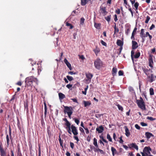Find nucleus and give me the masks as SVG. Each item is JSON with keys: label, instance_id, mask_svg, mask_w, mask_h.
Segmentation results:
<instances>
[{"label": "nucleus", "instance_id": "nucleus-1", "mask_svg": "<svg viewBox=\"0 0 156 156\" xmlns=\"http://www.w3.org/2000/svg\"><path fill=\"white\" fill-rule=\"evenodd\" d=\"M26 86H32L33 82L35 83L36 84H38V80L37 79L32 76H29L26 78L25 81Z\"/></svg>", "mask_w": 156, "mask_h": 156}, {"label": "nucleus", "instance_id": "nucleus-2", "mask_svg": "<svg viewBox=\"0 0 156 156\" xmlns=\"http://www.w3.org/2000/svg\"><path fill=\"white\" fill-rule=\"evenodd\" d=\"M136 103L138 107L141 109L144 110H146L145 102L141 97L140 98V100H136Z\"/></svg>", "mask_w": 156, "mask_h": 156}, {"label": "nucleus", "instance_id": "nucleus-3", "mask_svg": "<svg viewBox=\"0 0 156 156\" xmlns=\"http://www.w3.org/2000/svg\"><path fill=\"white\" fill-rule=\"evenodd\" d=\"M64 112L65 113H67L69 117L71 118V115L73 113V108L71 106L68 107L65 106L64 107Z\"/></svg>", "mask_w": 156, "mask_h": 156}, {"label": "nucleus", "instance_id": "nucleus-4", "mask_svg": "<svg viewBox=\"0 0 156 156\" xmlns=\"http://www.w3.org/2000/svg\"><path fill=\"white\" fill-rule=\"evenodd\" d=\"M94 65L97 69H99L103 66V63L101 60L98 58L94 61Z\"/></svg>", "mask_w": 156, "mask_h": 156}, {"label": "nucleus", "instance_id": "nucleus-5", "mask_svg": "<svg viewBox=\"0 0 156 156\" xmlns=\"http://www.w3.org/2000/svg\"><path fill=\"white\" fill-rule=\"evenodd\" d=\"M6 150L4 149L2 143H0V154L1 156H6Z\"/></svg>", "mask_w": 156, "mask_h": 156}, {"label": "nucleus", "instance_id": "nucleus-6", "mask_svg": "<svg viewBox=\"0 0 156 156\" xmlns=\"http://www.w3.org/2000/svg\"><path fill=\"white\" fill-rule=\"evenodd\" d=\"M142 69L144 73L147 76H148V75H149L152 73V71L151 69H147L145 67H142Z\"/></svg>", "mask_w": 156, "mask_h": 156}, {"label": "nucleus", "instance_id": "nucleus-7", "mask_svg": "<svg viewBox=\"0 0 156 156\" xmlns=\"http://www.w3.org/2000/svg\"><path fill=\"white\" fill-rule=\"evenodd\" d=\"M151 149L149 147H145L143 150V152L146 153L147 155L151 154L150 151H151Z\"/></svg>", "mask_w": 156, "mask_h": 156}, {"label": "nucleus", "instance_id": "nucleus-8", "mask_svg": "<svg viewBox=\"0 0 156 156\" xmlns=\"http://www.w3.org/2000/svg\"><path fill=\"white\" fill-rule=\"evenodd\" d=\"M71 129H72V131L74 135L75 136L77 135L78 134V133L76 127L73 125H72L71 126Z\"/></svg>", "mask_w": 156, "mask_h": 156}, {"label": "nucleus", "instance_id": "nucleus-9", "mask_svg": "<svg viewBox=\"0 0 156 156\" xmlns=\"http://www.w3.org/2000/svg\"><path fill=\"white\" fill-rule=\"evenodd\" d=\"M85 75L87 78L86 80L89 81L90 82L91 81V79L93 76V75L90 73H85Z\"/></svg>", "mask_w": 156, "mask_h": 156}, {"label": "nucleus", "instance_id": "nucleus-10", "mask_svg": "<svg viewBox=\"0 0 156 156\" xmlns=\"http://www.w3.org/2000/svg\"><path fill=\"white\" fill-rule=\"evenodd\" d=\"M140 36L142 38L143 42H144V38L146 37L145 34L144 33V30L143 29H142L141 30V32L140 33Z\"/></svg>", "mask_w": 156, "mask_h": 156}, {"label": "nucleus", "instance_id": "nucleus-11", "mask_svg": "<svg viewBox=\"0 0 156 156\" xmlns=\"http://www.w3.org/2000/svg\"><path fill=\"white\" fill-rule=\"evenodd\" d=\"M100 10L104 16L106 15L108 13V12L106 10V8L105 7H101Z\"/></svg>", "mask_w": 156, "mask_h": 156}, {"label": "nucleus", "instance_id": "nucleus-12", "mask_svg": "<svg viewBox=\"0 0 156 156\" xmlns=\"http://www.w3.org/2000/svg\"><path fill=\"white\" fill-rule=\"evenodd\" d=\"M128 146L129 148H133L137 150L138 149V146L136 145L135 143H133L130 144H129Z\"/></svg>", "mask_w": 156, "mask_h": 156}, {"label": "nucleus", "instance_id": "nucleus-13", "mask_svg": "<svg viewBox=\"0 0 156 156\" xmlns=\"http://www.w3.org/2000/svg\"><path fill=\"white\" fill-rule=\"evenodd\" d=\"M96 130L98 131V133H101L104 130V128L103 126L101 125L97 128Z\"/></svg>", "mask_w": 156, "mask_h": 156}, {"label": "nucleus", "instance_id": "nucleus-14", "mask_svg": "<svg viewBox=\"0 0 156 156\" xmlns=\"http://www.w3.org/2000/svg\"><path fill=\"white\" fill-rule=\"evenodd\" d=\"M138 44L135 41H132V49H135L138 47Z\"/></svg>", "mask_w": 156, "mask_h": 156}, {"label": "nucleus", "instance_id": "nucleus-15", "mask_svg": "<svg viewBox=\"0 0 156 156\" xmlns=\"http://www.w3.org/2000/svg\"><path fill=\"white\" fill-rule=\"evenodd\" d=\"M149 66L151 67H153V64L152 56L150 55L149 58Z\"/></svg>", "mask_w": 156, "mask_h": 156}, {"label": "nucleus", "instance_id": "nucleus-16", "mask_svg": "<svg viewBox=\"0 0 156 156\" xmlns=\"http://www.w3.org/2000/svg\"><path fill=\"white\" fill-rule=\"evenodd\" d=\"M64 62L66 64L67 67L69 69V70H72V68L71 67V65L68 62L66 58H65L64 59Z\"/></svg>", "mask_w": 156, "mask_h": 156}, {"label": "nucleus", "instance_id": "nucleus-17", "mask_svg": "<svg viewBox=\"0 0 156 156\" xmlns=\"http://www.w3.org/2000/svg\"><path fill=\"white\" fill-rule=\"evenodd\" d=\"M147 76L148 78L150 79L148 80V81L150 83H151L153 81L155 80V79H154L153 77V74H151V75H148Z\"/></svg>", "mask_w": 156, "mask_h": 156}, {"label": "nucleus", "instance_id": "nucleus-18", "mask_svg": "<svg viewBox=\"0 0 156 156\" xmlns=\"http://www.w3.org/2000/svg\"><path fill=\"white\" fill-rule=\"evenodd\" d=\"M17 156H22V154L21 153L20 149V146L19 144L17 146Z\"/></svg>", "mask_w": 156, "mask_h": 156}, {"label": "nucleus", "instance_id": "nucleus-19", "mask_svg": "<svg viewBox=\"0 0 156 156\" xmlns=\"http://www.w3.org/2000/svg\"><path fill=\"white\" fill-rule=\"evenodd\" d=\"M58 96L59 99L60 100L63 99L64 98H65V95L62 93H58Z\"/></svg>", "mask_w": 156, "mask_h": 156}, {"label": "nucleus", "instance_id": "nucleus-20", "mask_svg": "<svg viewBox=\"0 0 156 156\" xmlns=\"http://www.w3.org/2000/svg\"><path fill=\"white\" fill-rule=\"evenodd\" d=\"M117 72V69L115 67H113L112 69V75L113 76L116 75Z\"/></svg>", "mask_w": 156, "mask_h": 156}, {"label": "nucleus", "instance_id": "nucleus-21", "mask_svg": "<svg viewBox=\"0 0 156 156\" xmlns=\"http://www.w3.org/2000/svg\"><path fill=\"white\" fill-rule=\"evenodd\" d=\"M145 134L147 138V139H149L151 137L154 136L152 133L148 132H146Z\"/></svg>", "mask_w": 156, "mask_h": 156}, {"label": "nucleus", "instance_id": "nucleus-22", "mask_svg": "<svg viewBox=\"0 0 156 156\" xmlns=\"http://www.w3.org/2000/svg\"><path fill=\"white\" fill-rule=\"evenodd\" d=\"M125 134L126 136L128 137L129 136L130 134L129 130L126 126H125Z\"/></svg>", "mask_w": 156, "mask_h": 156}, {"label": "nucleus", "instance_id": "nucleus-23", "mask_svg": "<svg viewBox=\"0 0 156 156\" xmlns=\"http://www.w3.org/2000/svg\"><path fill=\"white\" fill-rule=\"evenodd\" d=\"M116 44L118 46H122L123 45V42L120 40H117Z\"/></svg>", "mask_w": 156, "mask_h": 156}, {"label": "nucleus", "instance_id": "nucleus-24", "mask_svg": "<svg viewBox=\"0 0 156 156\" xmlns=\"http://www.w3.org/2000/svg\"><path fill=\"white\" fill-rule=\"evenodd\" d=\"M83 102L84 104V106L85 107L89 106L91 104V102L89 101H83Z\"/></svg>", "mask_w": 156, "mask_h": 156}, {"label": "nucleus", "instance_id": "nucleus-25", "mask_svg": "<svg viewBox=\"0 0 156 156\" xmlns=\"http://www.w3.org/2000/svg\"><path fill=\"white\" fill-rule=\"evenodd\" d=\"M111 150L112 152V155L113 156H114L115 154H116L117 151L116 149L112 147H111Z\"/></svg>", "mask_w": 156, "mask_h": 156}, {"label": "nucleus", "instance_id": "nucleus-26", "mask_svg": "<svg viewBox=\"0 0 156 156\" xmlns=\"http://www.w3.org/2000/svg\"><path fill=\"white\" fill-rule=\"evenodd\" d=\"M70 126H71V124L66 126V129L67 130L68 133L69 134H71L72 133H71V129H70V128H71V127H70Z\"/></svg>", "mask_w": 156, "mask_h": 156}, {"label": "nucleus", "instance_id": "nucleus-27", "mask_svg": "<svg viewBox=\"0 0 156 156\" xmlns=\"http://www.w3.org/2000/svg\"><path fill=\"white\" fill-rule=\"evenodd\" d=\"M101 24L100 23H94V26L97 29H99L101 28Z\"/></svg>", "mask_w": 156, "mask_h": 156}, {"label": "nucleus", "instance_id": "nucleus-28", "mask_svg": "<svg viewBox=\"0 0 156 156\" xmlns=\"http://www.w3.org/2000/svg\"><path fill=\"white\" fill-rule=\"evenodd\" d=\"M89 1H90V0H88L87 1V0H81V4L82 6H84L86 5L87 2H88Z\"/></svg>", "mask_w": 156, "mask_h": 156}, {"label": "nucleus", "instance_id": "nucleus-29", "mask_svg": "<svg viewBox=\"0 0 156 156\" xmlns=\"http://www.w3.org/2000/svg\"><path fill=\"white\" fill-rule=\"evenodd\" d=\"M24 107L25 108V109H26L27 112H28V102L27 101L26 102H24Z\"/></svg>", "mask_w": 156, "mask_h": 156}, {"label": "nucleus", "instance_id": "nucleus-30", "mask_svg": "<svg viewBox=\"0 0 156 156\" xmlns=\"http://www.w3.org/2000/svg\"><path fill=\"white\" fill-rule=\"evenodd\" d=\"M115 25L114 27V34H115L116 33H118L119 31V30L118 28L116 27V24L115 23Z\"/></svg>", "mask_w": 156, "mask_h": 156}, {"label": "nucleus", "instance_id": "nucleus-31", "mask_svg": "<svg viewBox=\"0 0 156 156\" xmlns=\"http://www.w3.org/2000/svg\"><path fill=\"white\" fill-rule=\"evenodd\" d=\"M85 19L83 18H81L80 22V25H83L84 24Z\"/></svg>", "mask_w": 156, "mask_h": 156}, {"label": "nucleus", "instance_id": "nucleus-32", "mask_svg": "<svg viewBox=\"0 0 156 156\" xmlns=\"http://www.w3.org/2000/svg\"><path fill=\"white\" fill-rule=\"evenodd\" d=\"M98 151H100L101 154H105V152L103 151V150L100 149L99 148H97V149H95V152H98Z\"/></svg>", "mask_w": 156, "mask_h": 156}, {"label": "nucleus", "instance_id": "nucleus-33", "mask_svg": "<svg viewBox=\"0 0 156 156\" xmlns=\"http://www.w3.org/2000/svg\"><path fill=\"white\" fill-rule=\"evenodd\" d=\"M111 17V16L110 15L107 17H105V18L109 23L110 21Z\"/></svg>", "mask_w": 156, "mask_h": 156}, {"label": "nucleus", "instance_id": "nucleus-34", "mask_svg": "<svg viewBox=\"0 0 156 156\" xmlns=\"http://www.w3.org/2000/svg\"><path fill=\"white\" fill-rule=\"evenodd\" d=\"M93 144L97 147H98V146L97 144V140L95 138H94V139Z\"/></svg>", "mask_w": 156, "mask_h": 156}, {"label": "nucleus", "instance_id": "nucleus-35", "mask_svg": "<svg viewBox=\"0 0 156 156\" xmlns=\"http://www.w3.org/2000/svg\"><path fill=\"white\" fill-rule=\"evenodd\" d=\"M88 88V86L87 85L86 86V87L84 88V91H82V93L83 94H84L85 95H86L87 91V90Z\"/></svg>", "mask_w": 156, "mask_h": 156}, {"label": "nucleus", "instance_id": "nucleus-36", "mask_svg": "<svg viewBox=\"0 0 156 156\" xmlns=\"http://www.w3.org/2000/svg\"><path fill=\"white\" fill-rule=\"evenodd\" d=\"M6 139L7 143V146H8L10 144V140L9 137V135L8 134H7L6 136Z\"/></svg>", "mask_w": 156, "mask_h": 156}, {"label": "nucleus", "instance_id": "nucleus-37", "mask_svg": "<svg viewBox=\"0 0 156 156\" xmlns=\"http://www.w3.org/2000/svg\"><path fill=\"white\" fill-rule=\"evenodd\" d=\"M140 56V53L139 52H138L136 53L135 55L134 56V57L136 58H138Z\"/></svg>", "mask_w": 156, "mask_h": 156}, {"label": "nucleus", "instance_id": "nucleus-38", "mask_svg": "<svg viewBox=\"0 0 156 156\" xmlns=\"http://www.w3.org/2000/svg\"><path fill=\"white\" fill-rule=\"evenodd\" d=\"M63 120L65 121L66 122V123H65V125L66 126L71 124L68 121L67 119L64 118V119H63Z\"/></svg>", "mask_w": 156, "mask_h": 156}, {"label": "nucleus", "instance_id": "nucleus-39", "mask_svg": "<svg viewBox=\"0 0 156 156\" xmlns=\"http://www.w3.org/2000/svg\"><path fill=\"white\" fill-rule=\"evenodd\" d=\"M66 26L67 27H69L70 29H72L73 28V26L71 24L68 22L66 23Z\"/></svg>", "mask_w": 156, "mask_h": 156}, {"label": "nucleus", "instance_id": "nucleus-40", "mask_svg": "<svg viewBox=\"0 0 156 156\" xmlns=\"http://www.w3.org/2000/svg\"><path fill=\"white\" fill-rule=\"evenodd\" d=\"M150 94L151 95H153L154 94V90L153 88H150Z\"/></svg>", "mask_w": 156, "mask_h": 156}, {"label": "nucleus", "instance_id": "nucleus-41", "mask_svg": "<svg viewBox=\"0 0 156 156\" xmlns=\"http://www.w3.org/2000/svg\"><path fill=\"white\" fill-rule=\"evenodd\" d=\"M139 5V4L137 2H136L135 3V4H134V6L136 9V10H137L138 8V7Z\"/></svg>", "mask_w": 156, "mask_h": 156}, {"label": "nucleus", "instance_id": "nucleus-42", "mask_svg": "<svg viewBox=\"0 0 156 156\" xmlns=\"http://www.w3.org/2000/svg\"><path fill=\"white\" fill-rule=\"evenodd\" d=\"M107 138L110 142H112V139L110 135L109 134H107Z\"/></svg>", "mask_w": 156, "mask_h": 156}, {"label": "nucleus", "instance_id": "nucleus-43", "mask_svg": "<svg viewBox=\"0 0 156 156\" xmlns=\"http://www.w3.org/2000/svg\"><path fill=\"white\" fill-rule=\"evenodd\" d=\"M147 119H148V120H150V121H152L155 120H156V118H153L152 117H149V116H147Z\"/></svg>", "mask_w": 156, "mask_h": 156}, {"label": "nucleus", "instance_id": "nucleus-44", "mask_svg": "<svg viewBox=\"0 0 156 156\" xmlns=\"http://www.w3.org/2000/svg\"><path fill=\"white\" fill-rule=\"evenodd\" d=\"M66 77L67 79L69 81H71L73 80V77L71 76H67Z\"/></svg>", "mask_w": 156, "mask_h": 156}, {"label": "nucleus", "instance_id": "nucleus-45", "mask_svg": "<svg viewBox=\"0 0 156 156\" xmlns=\"http://www.w3.org/2000/svg\"><path fill=\"white\" fill-rule=\"evenodd\" d=\"M99 137L100 139H101L103 142L107 144L108 143V142L106 140L104 139L103 136H100Z\"/></svg>", "mask_w": 156, "mask_h": 156}, {"label": "nucleus", "instance_id": "nucleus-46", "mask_svg": "<svg viewBox=\"0 0 156 156\" xmlns=\"http://www.w3.org/2000/svg\"><path fill=\"white\" fill-rule=\"evenodd\" d=\"M130 28H128L127 29H126V30L125 33L127 35H128L129 33H130Z\"/></svg>", "mask_w": 156, "mask_h": 156}, {"label": "nucleus", "instance_id": "nucleus-47", "mask_svg": "<svg viewBox=\"0 0 156 156\" xmlns=\"http://www.w3.org/2000/svg\"><path fill=\"white\" fill-rule=\"evenodd\" d=\"M150 17L149 16H147L146 19L145 21V23H148V22H149V20H150Z\"/></svg>", "mask_w": 156, "mask_h": 156}, {"label": "nucleus", "instance_id": "nucleus-48", "mask_svg": "<svg viewBox=\"0 0 156 156\" xmlns=\"http://www.w3.org/2000/svg\"><path fill=\"white\" fill-rule=\"evenodd\" d=\"M119 109L121 111H122L123 110V108L120 105H119L118 104L117 105Z\"/></svg>", "mask_w": 156, "mask_h": 156}, {"label": "nucleus", "instance_id": "nucleus-49", "mask_svg": "<svg viewBox=\"0 0 156 156\" xmlns=\"http://www.w3.org/2000/svg\"><path fill=\"white\" fill-rule=\"evenodd\" d=\"M118 74L119 76H122L123 75V71L120 70L118 72Z\"/></svg>", "mask_w": 156, "mask_h": 156}, {"label": "nucleus", "instance_id": "nucleus-50", "mask_svg": "<svg viewBox=\"0 0 156 156\" xmlns=\"http://www.w3.org/2000/svg\"><path fill=\"white\" fill-rule=\"evenodd\" d=\"M41 66H38L37 68V70H38V74H39L40 73L41 71Z\"/></svg>", "mask_w": 156, "mask_h": 156}, {"label": "nucleus", "instance_id": "nucleus-51", "mask_svg": "<svg viewBox=\"0 0 156 156\" xmlns=\"http://www.w3.org/2000/svg\"><path fill=\"white\" fill-rule=\"evenodd\" d=\"M41 122L42 125H43V124H44V122L43 115H42L41 117Z\"/></svg>", "mask_w": 156, "mask_h": 156}, {"label": "nucleus", "instance_id": "nucleus-52", "mask_svg": "<svg viewBox=\"0 0 156 156\" xmlns=\"http://www.w3.org/2000/svg\"><path fill=\"white\" fill-rule=\"evenodd\" d=\"M101 43L104 46H107L106 43L104 42L103 40H101Z\"/></svg>", "mask_w": 156, "mask_h": 156}, {"label": "nucleus", "instance_id": "nucleus-53", "mask_svg": "<svg viewBox=\"0 0 156 156\" xmlns=\"http://www.w3.org/2000/svg\"><path fill=\"white\" fill-rule=\"evenodd\" d=\"M115 12L118 14H119L120 12V9H119L118 8L117 9L115 10Z\"/></svg>", "mask_w": 156, "mask_h": 156}, {"label": "nucleus", "instance_id": "nucleus-54", "mask_svg": "<svg viewBox=\"0 0 156 156\" xmlns=\"http://www.w3.org/2000/svg\"><path fill=\"white\" fill-rule=\"evenodd\" d=\"M140 125L143 126H147V124L146 123H145L144 122H141L140 123Z\"/></svg>", "mask_w": 156, "mask_h": 156}, {"label": "nucleus", "instance_id": "nucleus-55", "mask_svg": "<svg viewBox=\"0 0 156 156\" xmlns=\"http://www.w3.org/2000/svg\"><path fill=\"white\" fill-rule=\"evenodd\" d=\"M114 16V20L115 21V22H116L118 20V18H117V15L116 14H115Z\"/></svg>", "mask_w": 156, "mask_h": 156}, {"label": "nucleus", "instance_id": "nucleus-56", "mask_svg": "<svg viewBox=\"0 0 156 156\" xmlns=\"http://www.w3.org/2000/svg\"><path fill=\"white\" fill-rule=\"evenodd\" d=\"M129 90L130 91L133 92L134 91V90L133 88L132 87H129Z\"/></svg>", "mask_w": 156, "mask_h": 156}, {"label": "nucleus", "instance_id": "nucleus-57", "mask_svg": "<svg viewBox=\"0 0 156 156\" xmlns=\"http://www.w3.org/2000/svg\"><path fill=\"white\" fill-rule=\"evenodd\" d=\"M136 30H137V28H136V27H135L134 28L133 31V32L132 33V34H133L134 35H135L136 33Z\"/></svg>", "mask_w": 156, "mask_h": 156}, {"label": "nucleus", "instance_id": "nucleus-58", "mask_svg": "<svg viewBox=\"0 0 156 156\" xmlns=\"http://www.w3.org/2000/svg\"><path fill=\"white\" fill-rule=\"evenodd\" d=\"M70 147L72 149H73L74 147V144L72 142H70Z\"/></svg>", "mask_w": 156, "mask_h": 156}, {"label": "nucleus", "instance_id": "nucleus-59", "mask_svg": "<svg viewBox=\"0 0 156 156\" xmlns=\"http://www.w3.org/2000/svg\"><path fill=\"white\" fill-rule=\"evenodd\" d=\"M91 139V136H88L87 137V140L88 142H90Z\"/></svg>", "mask_w": 156, "mask_h": 156}, {"label": "nucleus", "instance_id": "nucleus-60", "mask_svg": "<svg viewBox=\"0 0 156 156\" xmlns=\"http://www.w3.org/2000/svg\"><path fill=\"white\" fill-rule=\"evenodd\" d=\"M71 99L74 102L76 103L77 104L78 103V102L77 101L76 98H71Z\"/></svg>", "mask_w": 156, "mask_h": 156}, {"label": "nucleus", "instance_id": "nucleus-61", "mask_svg": "<svg viewBox=\"0 0 156 156\" xmlns=\"http://www.w3.org/2000/svg\"><path fill=\"white\" fill-rule=\"evenodd\" d=\"M74 121L78 125L79 123V119H74Z\"/></svg>", "mask_w": 156, "mask_h": 156}, {"label": "nucleus", "instance_id": "nucleus-62", "mask_svg": "<svg viewBox=\"0 0 156 156\" xmlns=\"http://www.w3.org/2000/svg\"><path fill=\"white\" fill-rule=\"evenodd\" d=\"M135 127L137 129H140V127L137 124H135Z\"/></svg>", "mask_w": 156, "mask_h": 156}, {"label": "nucleus", "instance_id": "nucleus-63", "mask_svg": "<svg viewBox=\"0 0 156 156\" xmlns=\"http://www.w3.org/2000/svg\"><path fill=\"white\" fill-rule=\"evenodd\" d=\"M73 85L72 84H68L66 85V87L68 89H70L72 87Z\"/></svg>", "mask_w": 156, "mask_h": 156}, {"label": "nucleus", "instance_id": "nucleus-64", "mask_svg": "<svg viewBox=\"0 0 156 156\" xmlns=\"http://www.w3.org/2000/svg\"><path fill=\"white\" fill-rule=\"evenodd\" d=\"M155 27V25L154 24H152L151 27H150L149 29L152 30Z\"/></svg>", "mask_w": 156, "mask_h": 156}]
</instances>
